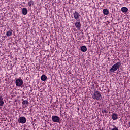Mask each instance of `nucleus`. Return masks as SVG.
<instances>
[{"instance_id":"obj_17","label":"nucleus","mask_w":130,"mask_h":130,"mask_svg":"<svg viewBox=\"0 0 130 130\" xmlns=\"http://www.w3.org/2000/svg\"><path fill=\"white\" fill-rule=\"evenodd\" d=\"M4 106V99H3V97L0 96V107H2V106Z\"/></svg>"},{"instance_id":"obj_19","label":"nucleus","mask_w":130,"mask_h":130,"mask_svg":"<svg viewBox=\"0 0 130 130\" xmlns=\"http://www.w3.org/2000/svg\"><path fill=\"white\" fill-rule=\"evenodd\" d=\"M112 130H118V128L116 127V126H114V127Z\"/></svg>"},{"instance_id":"obj_12","label":"nucleus","mask_w":130,"mask_h":130,"mask_svg":"<svg viewBox=\"0 0 130 130\" xmlns=\"http://www.w3.org/2000/svg\"><path fill=\"white\" fill-rule=\"evenodd\" d=\"M112 118L113 120H116L118 118V115L116 113H113L112 116Z\"/></svg>"},{"instance_id":"obj_16","label":"nucleus","mask_w":130,"mask_h":130,"mask_svg":"<svg viewBox=\"0 0 130 130\" xmlns=\"http://www.w3.org/2000/svg\"><path fill=\"white\" fill-rule=\"evenodd\" d=\"M104 15H108L109 14V11L107 9H104L103 10Z\"/></svg>"},{"instance_id":"obj_9","label":"nucleus","mask_w":130,"mask_h":130,"mask_svg":"<svg viewBox=\"0 0 130 130\" xmlns=\"http://www.w3.org/2000/svg\"><path fill=\"white\" fill-rule=\"evenodd\" d=\"M121 11H122L123 13H127V12H128V9L125 7H122Z\"/></svg>"},{"instance_id":"obj_3","label":"nucleus","mask_w":130,"mask_h":130,"mask_svg":"<svg viewBox=\"0 0 130 130\" xmlns=\"http://www.w3.org/2000/svg\"><path fill=\"white\" fill-rule=\"evenodd\" d=\"M23 84H24V82L21 78H19L15 80V84L17 87H21Z\"/></svg>"},{"instance_id":"obj_5","label":"nucleus","mask_w":130,"mask_h":130,"mask_svg":"<svg viewBox=\"0 0 130 130\" xmlns=\"http://www.w3.org/2000/svg\"><path fill=\"white\" fill-rule=\"evenodd\" d=\"M27 120L26 119V117H19L18 120V122L19 123H22L24 124V123H26Z\"/></svg>"},{"instance_id":"obj_7","label":"nucleus","mask_w":130,"mask_h":130,"mask_svg":"<svg viewBox=\"0 0 130 130\" xmlns=\"http://www.w3.org/2000/svg\"><path fill=\"white\" fill-rule=\"evenodd\" d=\"M73 16H74V19H75L76 21L79 20H78V19L80 18V16L79 13H78L77 11H75V12L73 13Z\"/></svg>"},{"instance_id":"obj_18","label":"nucleus","mask_w":130,"mask_h":130,"mask_svg":"<svg viewBox=\"0 0 130 130\" xmlns=\"http://www.w3.org/2000/svg\"><path fill=\"white\" fill-rule=\"evenodd\" d=\"M102 113H107L108 112L106 110H104V111H102Z\"/></svg>"},{"instance_id":"obj_11","label":"nucleus","mask_w":130,"mask_h":130,"mask_svg":"<svg viewBox=\"0 0 130 130\" xmlns=\"http://www.w3.org/2000/svg\"><path fill=\"white\" fill-rule=\"evenodd\" d=\"M28 4L29 8H31L32 6H34V1L33 0H29L28 1Z\"/></svg>"},{"instance_id":"obj_14","label":"nucleus","mask_w":130,"mask_h":130,"mask_svg":"<svg viewBox=\"0 0 130 130\" xmlns=\"http://www.w3.org/2000/svg\"><path fill=\"white\" fill-rule=\"evenodd\" d=\"M41 81H45L46 80H47V76L45 75H43L41 77Z\"/></svg>"},{"instance_id":"obj_4","label":"nucleus","mask_w":130,"mask_h":130,"mask_svg":"<svg viewBox=\"0 0 130 130\" xmlns=\"http://www.w3.org/2000/svg\"><path fill=\"white\" fill-rule=\"evenodd\" d=\"M52 120L53 122H57L60 123V118L57 116H52Z\"/></svg>"},{"instance_id":"obj_15","label":"nucleus","mask_w":130,"mask_h":130,"mask_svg":"<svg viewBox=\"0 0 130 130\" xmlns=\"http://www.w3.org/2000/svg\"><path fill=\"white\" fill-rule=\"evenodd\" d=\"M81 50L83 52H86L87 51V47L86 46H82L81 47Z\"/></svg>"},{"instance_id":"obj_8","label":"nucleus","mask_w":130,"mask_h":130,"mask_svg":"<svg viewBox=\"0 0 130 130\" xmlns=\"http://www.w3.org/2000/svg\"><path fill=\"white\" fill-rule=\"evenodd\" d=\"M6 35L9 37L10 36H12V35H13V30H12V29H10L9 31H8L6 34Z\"/></svg>"},{"instance_id":"obj_1","label":"nucleus","mask_w":130,"mask_h":130,"mask_svg":"<svg viewBox=\"0 0 130 130\" xmlns=\"http://www.w3.org/2000/svg\"><path fill=\"white\" fill-rule=\"evenodd\" d=\"M120 67H121V62H117L112 66L111 68L110 69V71L111 73H114V72H116Z\"/></svg>"},{"instance_id":"obj_2","label":"nucleus","mask_w":130,"mask_h":130,"mask_svg":"<svg viewBox=\"0 0 130 130\" xmlns=\"http://www.w3.org/2000/svg\"><path fill=\"white\" fill-rule=\"evenodd\" d=\"M93 99L94 100H101L102 99V96H101V94L100 92L97 90L95 91L93 95H92Z\"/></svg>"},{"instance_id":"obj_10","label":"nucleus","mask_w":130,"mask_h":130,"mask_svg":"<svg viewBox=\"0 0 130 130\" xmlns=\"http://www.w3.org/2000/svg\"><path fill=\"white\" fill-rule=\"evenodd\" d=\"M22 13L23 15H27L28 14V10L26 8H23L22 10Z\"/></svg>"},{"instance_id":"obj_6","label":"nucleus","mask_w":130,"mask_h":130,"mask_svg":"<svg viewBox=\"0 0 130 130\" xmlns=\"http://www.w3.org/2000/svg\"><path fill=\"white\" fill-rule=\"evenodd\" d=\"M82 25V23H81V22L80 20H76V22L75 23V27L78 30H80L81 29V26Z\"/></svg>"},{"instance_id":"obj_13","label":"nucleus","mask_w":130,"mask_h":130,"mask_svg":"<svg viewBox=\"0 0 130 130\" xmlns=\"http://www.w3.org/2000/svg\"><path fill=\"white\" fill-rule=\"evenodd\" d=\"M22 104H23V105H24L25 107H27V106H28V105L29 104V102H28L27 100H23Z\"/></svg>"}]
</instances>
